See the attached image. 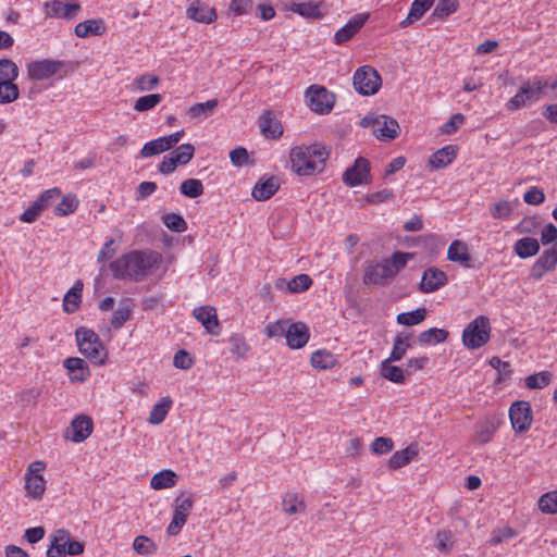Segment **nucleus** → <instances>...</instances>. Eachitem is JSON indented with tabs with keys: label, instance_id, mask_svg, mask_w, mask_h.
<instances>
[{
	"label": "nucleus",
	"instance_id": "nucleus-1",
	"mask_svg": "<svg viewBox=\"0 0 557 557\" xmlns=\"http://www.w3.org/2000/svg\"><path fill=\"white\" fill-rule=\"evenodd\" d=\"M161 255L149 251H132L110 263V270L117 280L129 278L141 281L152 272V269L159 268Z\"/></svg>",
	"mask_w": 557,
	"mask_h": 557
},
{
	"label": "nucleus",
	"instance_id": "nucleus-2",
	"mask_svg": "<svg viewBox=\"0 0 557 557\" xmlns=\"http://www.w3.org/2000/svg\"><path fill=\"white\" fill-rule=\"evenodd\" d=\"M329 152L320 144L311 146H297L290 151V162L293 170L299 175H312L321 172Z\"/></svg>",
	"mask_w": 557,
	"mask_h": 557
},
{
	"label": "nucleus",
	"instance_id": "nucleus-3",
	"mask_svg": "<svg viewBox=\"0 0 557 557\" xmlns=\"http://www.w3.org/2000/svg\"><path fill=\"white\" fill-rule=\"evenodd\" d=\"M78 350L95 364H103L108 357L107 349L97 333L85 326L75 331Z\"/></svg>",
	"mask_w": 557,
	"mask_h": 557
},
{
	"label": "nucleus",
	"instance_id": "nucleus-4",
	"mask_svg": "<svg viewBox=\"0 0 557 557\" xmlns=\"http://www.w3.org/2000/svg\"><path fill=\"white\" fill-rule=\"evenodd\" d=\"M491 337L490 319L479 315L462 332V344L469 349H478L488 343Z\"/></svg>",
	"mask_w": 557,
	"mask_h": 557
},
{
	"label": "nucleus",
	"instance_id": "nucleus-5",
	"mask_svg": "<svg viewBox=\"0 0 557 557\" xmlns=\"http://www.w3.org/2000/svg\"><path fill=\"white\" fill-rule=\"evenodd\" d=\"M360 126L374 127L373 134L381 140L395 139L400 133V126L398 122L385 114L377 115L374 113H369L361 119Z\"/></svg>",
	"mask_w": 557,
	"mask_h": 557
},
{
	"label": "nucleus",
	"instance_id": "nucleus-6",
	"mask_svg": "<svg viewBox=\"0 0 557 557\" xmlns=\"http://www.w3.org/2000/svg\"><path fill=\"white\" fill-rule=\"evenodd\" d=\"M84 552V544L72 540L69 531L60 529L51 536L50 547L47 549V557H64L65 555L77 556Z\"/></svg>",
	"mask_w": 557,
	"mask_h": 557
},
{
	"label": "nucleus",
	"instance_id": "nucleus-7",
	"mask_svg": "<svg viewBox=\"0 0 557 557\" xmlns=\"http://www.w3.org/2000/svg\"><path fill=\"white\" fill-rule=\"evenodd\" d=\"M352 84L359 94L363 96H370L379 91L382 85V79L377 71L369 65H366L359 67L355 72Z\"/></svg>",
	"mask_w": 557,
	"mask_h": 557
},
{
	"label": "nucleus",
	"instance_id": "nucleus-8",
	"mask_svg": "<svg viewBox=\"0 0 557 557\" xmlns=\"http://www.w3.org/2000/svg\"><path fill=\"white\" fill-rule=\"evenodd\" d=\"M193 506L194 500L189 495L183 493L175 498L173 518L166 529V533L170 536H175L181 532L182 528L185 525L187 521V518L193 509Z\"/></svg>",
	"mask_w": 557,
	"mask_h": 557
},
{
	"label": "nucleus",
	"instance_id": "nucleus-9",
	"mask_svg": "<svg viewBox=\"0 0 557 557\" xmlns=\"http://www.w3.org/2000/svg\"><path fill=\"white\" fill-rule=\"evenodd\" d=\"M412 258L413 255L410 252L397 251L389 258L376 263L375 265L380 271V276L383 278L385 285L388 284L399 273V271L406 267L408 260Z\"/></svg>",
	"mask_w": 557,
	"mask_h": 557
},
{
	"label": "nucleus",
	"instance_id": "nucleus-10",
	"mask_svg": "<svg viewBox=\"0 0 557 557\" xmlns=\"http://www.w3.org/2000/svg\"><path fill=\"white\" fill-rule=\"evenodd\" d=\"M509 419L516 432L525 433L533 422L531 405L525 400L515 401L509 408Z\"/></svg>",
	"mask_w": 557,
	"mask_h": 557
},
{
	"label": "nucleus",
	"instance_id": "nucleus-11",
	"mask_svg": "<svg viewBox=\"0 0 557 557\" xmlns=\"http://www.w3.org/2000/svg\"><path fill=\"white\" fill-rule=\"evenodd\" d=\"M306 95L312 111L320 114H327L334 107L335 97L323 86H310Z\"/></svg>",
	"mask_w": 557,
	"mask_h": 557
},
{
	"label": "nucleus",
	"instance_id": "nucleus-12",
	"mask_svg": "<svg viewBox=\"0 0 557 557\" xmlns=\"http://www.w3.org/2000/svg\"><path fill=\"white\" fill-rule=\"evenodd\" d=\"M343 182L349 187L371 183L369 160L363 157L357 158L343 173Z\"/></svg>",
	"mask_w": 557,
	"mask_h": 557
},
{
	"label": "nucleus",
	"instance_id": "nucleus-13",
	"mask_svg": "<svg viewBox=\"0 0 557 557\" xmlns=\"http://www.w3.org/2000/svg\"><path fill=\"white\" fill-rule=\"evenodd\" d=\"M63 61L44 59L27 64V76L30 81L49 79L61 71Z\"/></svg>",
	"mask_w": 557,
	"mask_h": 557
},
{
	"label": "nucleus",
	"instance_id": "nucleus-14",
	"mask_svg": "<svg viewBox=\"0 0 557 557\" xmlns=\"http://www.w3.org/2000/svg\"><path fill=\"white\" fill-rule=\"evenodd\" d=\"M47 17L74 20L82 10L78 2L63 3L59 0L47 1L44 4Z\"/></svg>",
	"mask_w": 557,
	"mask_h": 557
},
{
	"label": "nucleus",
	"instance_id": "nucleus-15",
	"mask_svg": "<svg viewBox=\"0 0 557 557\" xmlns=\"http://www.w3.org/2000/svg\"><path fill=\"white\" fill-rule=\"evenodd\" d=\"M288 10L299 14L302 17L306 18H320L324 16L330 9V5L323 1H306V2H296L292 1L287 5Z\"/></svg>",
	"mask_w": 557,
	"mask_h": 557
},
{
	"label": "nucleus",
	"instance_id": "nucleus-16",
	"mask_svg": "<svg viewBox=\"0 0 557 557\" xmlns=\"http://www.w3.org/2000/svg\"><path fill=\"white\" fill-rule=\"evenodd\" d=\"M91 418L85 414L77 416L65 432V437L74 443L84 442L92 432Z\"/></svg>",
	"mask_w": 557,
	"mask_h": 557
},
{
	"label": "nucleus",
	"instance_id": "nucleus-17",
	"mask_svg": "<svg viewBox=\"0 0 557 557\" xmlns=\"http://www.w3.org/2000/svg\"><path fill=\"white\" fill-rule=\"evenodd\" d=\"M370 14L367 12L355 14L346 25L341 27L334 35L336 45H342L350 40L367 23Z\"/></svg>",
	"mask_w": 557,
	"mask_h": 557
},
{
	"label": "nucleus",
	"instance_id": "nucleus-18",
	"mask_svg": "<svg viewBox=\"0 0 557 557\" xmlns=\"http://www.w3.org/2000/svg\"><path fill=\"white\" fill-rule=\"evenodd\" d=\"M309 327L304 322L289 323L286 331V344L292 349L302 348L309 341Z\"/></svg>",
	"mask_w": 557,
	"mask_h": 557
},
{
	"label": "nucleus",
	"instance_id": "nucleus-19",
	"mask_svg": "<svg viewBox=\"0 0 557 557\" xmlns=\"http://www.w3.org/2000/svg\"><path fill=\"white\" fill-rule=\"evenodd\" d=\"M186 15L190 20L203 24H211L216 20L215 10L199 0H194L188 5Z\"/></svg>",
	"mask_w": 557,
	"mask_h": 557
},
{
	"label": "nucleus",
	"instance_id": "nucleus-20",
	"mask_svg": "<svg viewBox=\"0 0 557 557\" xmlns=\"http://www.w3.org/2000/svg\"><path fill=\"white\" fill-rule=\"evenodd\" d=\"M446 282L447 276L445 272L437 268H429L422 275L420 290L423 293H433L444 286Z\"/></svg>",
	"mask_w": 557,
	"mask_h": 557
},
{
	"label": "nucleus",
	"instance_id": "nucleus-21",
	"mask_svg": "<svg viewBox=\"0 0 557 557\" xmlns=\"http://www.w3.org/2000/svg\"><path fill=\"white\" fill-rule=\"evenodd\" d=\"M64 367L69 371L72 382H84L90 374L87 362L78 357H70L64 360Z\"/></svg>",
	"mask_w": 557,
	"mask_h": 557
},
{
	"label": "nucleus",
	"instance_id": "nucleus-22",
	"mask_svg": "<svg viewBox=\"0 0 557 557\" xmlns=\"http://www.w3.org/2000/svg\"><path fill=\"white\" fill-rule=\"evenodd\" d=\"M194 317L202 323L205 329L213 335L218 334L216 329L219 327V320L216 311L211 306H201L194 310Z\"/></svg>",
	"mask_w": 557,
	"mask_h": 557
},
{
	"label": "nucleus",
	"instance_id": "nucleus-23",
	"mask_svg": "<svg viewBox=\"0 0 557 557\" xmlns=\"http://www.w3.org/2000/svg\"><path fill=\"white\" fill-rule=\"evenodd\" d=\"M458 147L456 145L445 146L435 151L429 159V165L432 169H444L456 158Z\"/></svg>",
	"mask_w": 557,
	"mask_h": 557
},
{
	"label": "nucleus",
	"instance_id": "nucleus-24",
	"mask_svg": "<svg viewBox=\"0 0 557 557\" xmlns=\"http://www.w3.org/2000/svg\"><path fill=\"white\" fill-rule=\"evenodd\" d=\"M106 24L101 18H91L78 23L74 33L79 38H86L88 36H101L106 33Z\"/></svg>",
	"mask_w": 557,
	"mask_h": 557
},
{
	"label": "nucleus",
	"instance_id": "nucleus-25",
	"mask_svg": "<svg viewBox=\"0 0 557 557\" xmlns=\"http://www.w3.org/2000/svg\"><path fill=\"white\" fill-rule=\"evenodd\" d=\"M261 133L268 138H277L283 134V126L272 112L265 111L259 119Z\"/></svg>",
	"mask_w": 557,
	"mask_h": 557
},
{
	"label": "nucleus",
	"instance_id": "nucleus-26",
	"mask_svg": "<svg viewBox=\"0 0 557 557\" xmlns=\"http://www.w3.org/2000/svg\"><path fill=\"white\" fill-rule=\"evenodd\" d=\"M280 188V184L276 177L271 176L263 182H259L255 185L251 196L257 201H265L270 199Z\"/></svg>",
	"mask_w": 557,
	"mask_h": 557
},
{
	"label": "nucleus",
	"instance_id": "nucleus-27",
	"mask_svg": "<svg viewBox=\"0 0 557 557\" xmlns=\"http://www.w3.org/2000/svg\"><path fill=\"white\" fill-rule=\"evenodd\" d=\"M447 258L453 262H458L465 268L471 267V257L467 245L458 239L454 240L447 250Z\"/></svg>",
	"mask_w": 557,
	"mask_h": 557
},
{
	"label": "nucleus",
	"instance_id": "nucleus-28",
	"mask_svg": "<svg viewBox=\"0 0 557 557\" xmlns=\"http://www.w3.org/2000/svg\"><path fill=\"white\" fill-rule=\"evenodd\" d=\"M494 419H485L474 425V442L479 445L488 443L497 430Z\"/></svg>",
	"mask_w": 557,
	"mask_h": 557
},
{
	"label": "nucleus",
	"instance_id": "nucleus-29",
	"mask_svg": "<svg viewBox=\"0 0 557 557\" xmlns=\"http://www.w3.org/2000/svg\"><path fill=\"white\" fill-rule=\"evenodd\" d=\"M83 282L76 281L63 298V310L67 313L75 312L82 302Z\"/></svg>",
	"mask_w": 557,
	"mask_h": 557
},
{
	"label": "nucleus",
	"instance_id": "nucleus-30",
	"mask_svg": "<svg viewBox=\"0 0 557 557\" xmlns=\"http://www.w3.org/2000/svg\"><path fill=\"white\" fill-rule=\"evenodd\" d=\"M25 488L27 495L34 499H41L46 491V480L41 474H25Z\"/></svg>",
	"mask_w": 557,
	"mask_h": 557
},
{
	"label": "nucleus",
	"instance_id": "nucleus-31",
	"mask_svg": "<svg viewBox=\"0 0 557 557\" xmlns=\"http://www.w3.org/2000/svg\"><path fill=\"white\" fill-rule=\"evenodd\" d=\"M417 455V445H409L405 449L398 450L391 456L388 467L394 470L401 468L408 465Z\"/></svg>",
	"mask_w": 557,
	"mask_h": 557
},
{
	"label": "nucleus",
	"instance_id": "nucleus-32",
	"mask_svg": "<svg viewBox=\"0 0 557 557\" xmlns=\"http://www.w3.org/2000/svg\"><path fill=\"white\" fill-rule=\"evenodd\" d=\"M434 0H414L411 3L407 17L400 22L401 27H407L416 21L420 20L423 14L431 8Z\"/></svg>",
	"mask_w": 557,
	"mask_h": 557
},
{
	"label": "nucleus",
	"instance_id": "nucleus-33",
	"mask_svg": "<svg viewBox=\"0 0 557 557\" xmlns=\"http://www.w3.org/2000/svg\"><path fill=\"white\" fill-rule=\"evenodd\" d=\"M513 250L520 258L527 259L539 252L540 244L533 237H523L516 242Z\"/></svg>",
	"mask_w": 557,
	"mask_h": 557
},
{
	"label": "nucleus",
	"instance_id": "nucleus-34",
	"mask_svg": "<svg viewBox=\"0 0 557 557\" xmlns=\"http://www.w3.org/2000/svg\"><path fill=\"white\" fill-rule=\"evenodd\" d=\"M548 79L534 78L532 82L524 83L520 88H527L530 94H522L528 101L539 100L541 97L546 96V87Z\"/></svg>",
	"mask_w": 557,
	"mask_h": 557
},
{
	"label": "nucleus",
	"instance_id": "nucleus-35",
	"mask_svg": "<svg viewBox=\"0 0 557 557\" xmlns=\"http://www.w3.org/2000/svg\"><path fill=\"white\" fill-rule=\"evenodd\" d=\"M381 375L397 384H403L406 381V371L397 366H393V361L383 360L380 369Z\"/></svg>",
	"mask_w": 557,
	"mask_h": 557
},
{
	"label": "nucleus",
	"instance_id": "nucleus-36",
	"mask_svg": "<svg viewBox=\"0 0 557 557\" xmlns=\"http://www.w3.org/2000/svg\"><path fill=\"white\" fill-rule=\"evenodd\" d=\"M132 307L133 305L129 299H125L120 304L111 320V325L115 330L121 329L131 319Z\"/></svg>",
	"mask_w": 557,
	"mask_h": 557
},
{
	"label": "nucleus",
	"instance_id": "nucleus-37",
	"mask_svg": "<svg viewBox=\"0 0 557 557\" xmlns=\"http://www.w3.org/2000/svg\"><path fill=\"white\" fill-rule=\"evenodd\" d=\"M172 400L170 397H163L158 404H156L149 414L148 421L153 424L158 425L162 423L171 408Z\"/></svg>",
	"mask_w": 557,
	"mask_h": 557
},
{
	"label": "nucleus",
	"instance_id": "nucleus-38",
	"mask_svg": "<svg viewBox=\"0 0 557 557\" xmlns=\"http://www.w3.org/2000/svg\"><path fill=\"white\" fill-rule=\"evenodd\" d=\"M311 366L319 370L331 369L336 364V358L327 350H317L311 355Z\"/></svg>",
	"mask_w": 557,
	"mask_h": 557
},
{
	"label": "nucleus",
	"instance_id": "nucleus-39",
	"mask_svg": "<svg viewBox=\"0 0 557 557\" xmlns=\"http://www.w3.org/2000/svg\"><path fill=\"white\" fill-rule=\"evenodd\" d=\"M218 100L216 99H210L202 103H195L187 110V115L190 119H201V117H208L211 115L214 111V109L218 107Z\"/></svg>",
	"mask_w": 557,
	"mask_h": 557
},
{
	"label": "nucleus",
	"instance_id": "nucleus-40",
	"mask_svg": "<svg viewBox=\"0 0 557 557\" xmlns=\"http://www.w3.org/2000/svg\"><path fill=\"white\" fill-rule=\"evenodd\" d=\"M448 337V332L444 329L431 327L419 335V343L422 345H433L444 343Z\"/></svg>",
	"mask_w": 557,
	"mask_h": 557
},
{
	"label": "nucleus",
	"instance_id": "nucleus-41",
	"mask_svg": "<svg viewBox=\"0 0 557 557\" xmlns=\"http://www.w3.org/2000/svg\"><path fill=\"white\" fill-rule=\"evenodd\" d=\"M176 482V474L171 470H162L156 473L150 481L153 490H162L172 487Z\"/></svg>",
	"mask_w": 557,
	"mask_h": 557
},
{
	"label": "nucleus",
	"instance_id": "nucleus-42",
	"mask_svg": "<svg viewBox=\"0 0 557 557\" xmlns=\"http://www.w3.org/2000/svg\"><path fill=\"white\" fill-rule=\"evenodd\" d=\"M195 147L191 144H182L169 156L176 165L187 164L194 157Z\"/></svg>",
	"mask_w": 557,
	"mask_h": 557
},
{
	"label": "nucleus",
	"instance_id": "nucleus-43",
	"mask_svg": "<svg viewBox=\"0 0 557 557\" xmlns=\"http://www.w3.org/2000/svg\"><path fill=\"white\" fill-rule=\"evenodd\" d=\"M408 338L409 335L404 336L401 334H398L394 339L393 349L391 351L389 357L386 360L393 362L401 360L406 355L408 348L410 347V344L407 342Z\"/></svg>",
	"mask_w": 557,
	"mask_h": 557
},
{
	"label": "nucleus",
	"instance_id": "nucleus-44",
	"mask_svg": "<svg viewBox=\"0 0 557 557\" xmlns=\"http://www.w3.org/2000/svg\"><path fill=\"white\" fill-rule=\"evenodd\" d=\"M426 317L425 308H418L413 311L399 313L396 318L397 323L411 326L421 323Z\"/></svg>",
	"mask_w": 557,
	"mask_h": 557
},
{
	"label": "nucleus",
	"instance_id": "nucleus-45",
	"mask_svg": "<svg viewBox=\"0 0 557 557\" xmlns=\"http://www.w3.org/2000/svg\"><path fill=\"white\" fill-rule=\"evenodd\" d=\"M283 510L287 515H295L306 510V503L299 499L297 494L289 493L283 499Z\"/></svg>",
	"mask_w": 557,
	"mask_h": 557
},
{
	"label": "nucleus",
	"instance_id": "nucleus-46",
	"mask_svg": "<svg viewBox=\"0 0 557 557\" xmlns=\"http://www.w3.org/2000/svg\"><path fill=\"white\" fill-rule=\"evenodd\" d=\"M230 351L232 355L239 359L246 358L250 349L249 345L246 343L245 337L240 334H233L230 337Z\"/></svg>",
	"mask_w": 557,
	"mask_h": 557
},
{
	"label": "nucleus",
	"instance_id": "nucleus-47",
	"mask_svg": "<svg viewBox=\"0 0 557 557\" xmlns=\"http://www.w3.org/2000/svg\"><path fill=\"white\" fill-rule=\"evenodd\" d=\"M180 190L188 198H197L203 194V185L200 180L188 178L181 183Z\"/></svg>",
	"mask_w": 557,
	"mask_h": 557
},
{
	"label": "nucleus",
	"instance_id": "nucleus-48",
	"mask_svg": "<svg viewBox=\"0 0 557 557\" xmlns=\"http://www.w3.org/2000/svg\"><path fill=\"white\" fill-rule=\"evenodd\" d=\"M18 77V67L10 59H0V82H14Z\"/></svg>",
	"mask_w": 557,
	"mask_h": 557
},
{
	"label": "nucleus",
	"instance_id": "nucleus-49",
	"mask_svg": "<svg viewBox=\"0 0 557 557\" xmlns=\"http://www.w3.org/2000/svg\"><path fill=\"white\" fill-rule=\"evenodd\" d=\"M133 548L139 555H151L157 552L158 546L150 537L138 535L133 542Z\"/></svg>",
	"mask_w": 557,
	"mask_h": 557
},
{
	"label": "nucleus",
	"instance_id": "nucleus-50",
	"mask_svg": "<svg viewBox=\"0 0 557 557\" xmlns=\"http://www.w3.org/2000/svg\"><path fill=\"white\" fill-rule=\"evenodd\" d=\"M20 96L18 86L14 82H0V103H11Z\"/></svg>",
	"mask_w": 557,
	"mask_h": 557
},
{
	"label": "nucleus",
	"instance_id": "nucleus-51",
	"mask_svg": "<svg viewBox=\"0 0 557 557\" xmlns=\"http://www.w3.org/2000/svg\"><path fill=\"white\" fill-rule=\"evenodd\" d=\"M162 101L160 94H150L139 97L134 103V110L137 112H145L153 109Z\"/></svg>",
	"mask_w": 557,
	"mask_h": 557
},
{
	"label": "nucleus",
	"instance_id": "nucleus-52",
	"mask_svg": "<svg viewBox=\"0 0 557 557\" xmlns=\"http://www.w3.org/2000/svg\"><path fill=\"white\" fill-rule=\"evenodd\" d=\"M458 9L457 0H438L433 11V16L444 20Z\"/></svg>",
	"mask_w": 557,
	"mask_h": 557
},
{
	"label": "nucleus",
	"instance_id": "nucleus-53",
	"mask_svg": "<svg viewBox=\"0 0 557 557\" xmlns=\"http://www.w3.org/2000/svg\"><path fill=\"white\" fill-rule=\"evenodd\" d=\"M78 206V201L75 196L66 195L63 196L61 201L55 206L54 213L58 216H64L73 213Z\"/></svg>",
	"mask_w": 557,
	"mask_h": 557
},
{
	"label": "nucleus",
	"instance_id": "nucleus-54",
	"mask_svg": "<svg viewBox=\"0 0 557 557\" xmlns=\"http://www.w3.org/2000/svg\"><path fill=\"white\" fill-rule=\"evenodd\" d=\"M312 284V280L308 274H298L293 280H290L286 286L287 290L290 293H301L307 289Z\"/></svg>",
	"mask_w": 557,
	"mask_h": 557
},
{
	"label": "nucleus",
	"instance_id": "nucleus-55",
	"mask_svg": "<svg viewBox=\"0 0 557 557\" xmlns=\"http://www.w3.org/2000/svg\"><path fill=\"white\" fill-rule=\"evenodd\" d=\"M159 77L152 74H144L134 79V86L138 91L152 90L159 85Z\"/></svg>",
	"mask_w": 557,
	"mask_h": 557
},
{
	"label": "nucleus",
	"instance_id": "nucleus-56",
	"mask_svg": "<svg viewBox=\"0 0 557 557\" xmlns=\"http://www.w3.org/2000/svg\"><path fill=\"white\" fill-rule=\"evenodd\" d=\"M539 508L544 513L557 512V491L542 495L539 499Z\"/></svg>",
	"mask_w": 557,
	"mask_h": 557
},
{
	"label": "nucleus",
	"instance_id": "nucleus-57",
	"mask_svg": "<svg viewBox=\"0 0 557 557\" xmlns=\"http://www.w3.org/2000/svg\"><path fill=\"white\" fill-rule=\"evenodd\" d=\"M546 270H553L557 264V242L550 248L545 249L536 260Z\"/></svg>",
	"mask_w": 557,
	"mask_h": 557
},
{
	"label": "nucleus",
	"instance_id": "nucleus-58",
	"mask_svg": "<svg viewBox=\"0 0 557 557\" xmlns=\"http://www.w3.org/2000/svg\"><path fill=\"white\" fill-rule=\"evenodd\" d=\"M165 226L173 232H184L187 228V224L182 215L176 213H168L162 218Z\"/></svg>",
	"mask_w": 557,
	"mask_h": 557
},
{
	"label": "nucleus",
	"instance_id": "nucleus-59",
	"mask_svg": "<svg viewBox=\"0 0 557 557\" xmlns=\"http://www.w3.org/2000/svg\"><path fill=\"white\" fill-rule=\"evenodd\" d=\"M550 382V374L548 372H539L527 377L525 385L531 388H543Z\"/></svg>",
	"mask_w": 557,
	"mask_h": 557
},
{
	"label": "nucleus",
	"instance_id": "nucleus-60",
	"mask_svg": "<svg viewBox=\"0 0 557 557\" xmlns=\"http://www.w3.org/2000/svg\"><path fill=\"white\" fill-rule=\"evenodd\" d=\"M394 447L393 440L389 437H376L371 444V451L376 455L389 453Z\"/></svg>",
	"mask_w": 557,
	"mask_h": 557
},
{
	"label": "nucleus",
	"instance_id": "nucleus-61",
	"mask_svg": "<svg viewBox=\"0 0 557 557\" xmlns=\"http://www.w3.org/2000/svg\"><path fill=\"white\" fill-rule=\"evenodd\" d=\"M166 151L160 137L157 139H153L149 143H146L144 147L140 150V156L143 158H149L159 153H162Z\"/></svg>",
	"mask_w": 557,
	"mask_h": 557
},
{
	"label": "nucleus",
	"instance_id": "nucleus-62",
	"mask_svg": "<svg viewBox=\"0 0 557 557\" xmlns=\"http://www.w3.org/2000/svg\"><path fill=\"white\" fill-rule=\"evenodd\" d=\"M288 325L289 322L287 320H280L269 323L265 327V334L268 337L286 336Z\"/></svg>",
	"mask_w": 557,
	"mask_h": 557
},
{
	"label": "nucleus",
	"instance_id": "nucleus-63",
	"mask_svg": "<svg viewBox=\"0 0 557 557\" xmlns=\"http://www.w3.org/2000/svg\"><path fill=\"white\" fill-rule=\"evenodd\" d=\"M173 366L177 369L188 370L194 366V359L186 350L181 349L174 355Z\"/></svg>",
	"mask_w": 557,
	"mask_h": 557
},
{
	"label": "nucleus",
	"instance_id": "nucleus-64",
	"mask_svg": "<svg viewBox=\"0 0 557 557\" xmlns=\"http://www.w3.org/2000/svg\"><path fill=\"white\" fill-rule=\"evenodd\" d=\"M61 195V190L58 187L45 190L40 197L35 200V202L39 203L40 209L45 210L48 208L55 199H58Z\"/></svg>",
	"mask_w": 557,
	"mask_h": 557
}]
</instances>
